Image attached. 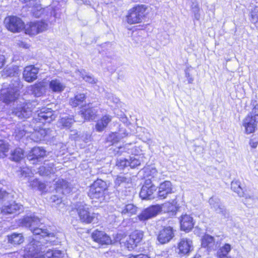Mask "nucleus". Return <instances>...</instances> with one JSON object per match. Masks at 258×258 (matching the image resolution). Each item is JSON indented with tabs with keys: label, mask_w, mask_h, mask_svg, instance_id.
Returning a JSON list of instances; mask_svg holds the SVG:
<instances>
[{
	"label": "nucleus",
	"mask_w": 258,
	"mask_h": 258,
	"mask_svg": "<svg viewBox=\"0 0 258 258\" xmlns=\"http://www.w3.org/2000/svg\"><path fill=\"white\" fill-rule=\"evenodd\" d=\"M23 224L25 226L29 227L34 235L45 237L53 234L49 233L47 229L43 228L40 220L36 217L24 218L23 220Z\"/></svg>",
	"instance_id": "obj_1"
},
{
	"label": "nucleus",
	"mask_w": 258,
	"mask_h": 258,
	"mask_svg": "<svg viewBox=\"0 0 258 258\" xmlns=\"http://www.w3.org/2000/svg\"><path fill=\"white\" fill-rule=\"evenodd\" d=\"M39 242L33 239L25 247L24 250V258H53V250H49L44 254L38 252Z\"/></svg>",
	"instance_id": "obj_2"
},
{
	"label": "nucleus",
	"mask_w": 258,
	"mask_h": 258,
	"mask_svg": "<svg viewBox=\"0 0 258 258\" xmlns=\"http://www.w3.org/2000/svg\"><path fill=\"white\" fill-rule=\"evenodd\" d=\"M106 184L101 179H97L90 186L88 196L94 202L101 203L104 200Z\"/></svg>",
	"instance_id": "obj_3"
},
{
	"label": "nucleus",
	"mask_w": 258,
	"mask_h": 258,
	"mask_svg": "<svg viewBox=\"0 0 258 258\" xmlns=\"http://www.w3.org/2000/svg\"><path fill=\"white\" fill-rule=\"evenodd\" d=\"M21 2L26 4V6L29 7H32L31 12L33 15L36 17H39L44 14L46 15L50 14L54 17H56L55 10H52V7H47L42 8L39 4L38 0H20Z\"/></svg>",
	"instance_id": "obj_4"
},
{
	"label": "nucleus",
	"mask_w": 258,
	"mask_h": 258,
	"mask_svg": "<svg viewBox=\"0 0 258 258\" xmlns=\"http://www.w3.org/2000/svg\"><path fill=\"white\" fill-rule=\"evenodd\" d=\"M148 7L144 5H138L130 10L127 17L128 23L133 24L141 23L146 17Z\"/></svg>",
	"instance_id": "obj_5"
},
{
	"label": "nucleus",
	"mask_w": 258,
	"mask_h": 258,
	"mask_svg": "<svg viewBox=\"0 0 258 258\" xmlns=\"http://www.w3.org/2000/svg\"><path fill=\"white\" fill-rule=\"evenodd\" d=\"M80 220L87 224L95 222L98 219V214L91 212V208L87 205L82 206L78 209Z\"/></svg>",
	"instance_id": "obj_6"
},
{
	"label": "nucleus",
	"mask_w": 258,
	"mask_h": 258,
	"mask_svg": "<svg viewBox=\"0 0 258 258\" xmlns=\"http://www.w3.org/2000/svg\"><path fill=\"white\" fill-rule=\"evenodd\" d=\"M165 205H156L150 206L144 210L138 216L141 221H145L157 216L162 210V207Z\"/></svg>",
	"instance_id": "obj_7"
},
{
	"label": "nucleus",
	"mask_w": 258,
	"mask_h": 258,
	"mask_svg": "<svg viewBox=\"0 0 258 258\" xmlns=\"http://www.w3.org/2000/svg\"><path fill=\"white\" fill-rule=\"evenodd\" d=\"M24 28L26 34L35 35L47 30L48 24L43 21H37L27 24Z\"/></svg>",
	"instance_id": "obj_8"
},
{
	"label": "nucleus",
	"mask_w": 258,
	"mask_h": 258,
	"mask_svg": "<svg viewBox=\"0 0 258 258\" xmlns=\"http://www.w3.org/2000/svg\"><path fill=\"white\" fill-rule=\"evenodd\" d=\"M156 186L153 184L150 179L145 181L140 192V197L145 200H151L155 197Z\"/></svg>",
	"instance_id": "obj_9"
},
{
	"label": "nucleus",
	"mask_w": 258,
	"mask_h": 258,
	"mask_svg": "<svg viewBox=\"0 0 258 258\" xmlns=\"http://www.w3.org/2000/svg\"><path fill=\"white\" fill-rule=\"evenodd\" d=\"M7 29L13 32H18L24 28V23L21 19L16 16L7 17L5 20Z\"/></svg>",
	"instance_id": "obj_10"
},
{
	"label": "nucleus",
	"mask_w": 258,
	"mask_h": 258,
	"mask_svg": "<svg viewBox=\"0 0 258 258\" xmlns=\"http://www.w3.org/2000/svg\"><path fill=\"white\" fill-rule=\"evenodd\" d=\"M18 96L19 93L17 88L12 87L7 88H3L1 91L0 100L5 103L8 104L15 100Z\"/></svg>",
	"instance_id": "obj_11"
},
{
	"label": "nucleus",
	"mask_w": 258,
	"mask_h": 258,
	"mask_svg": "<svg viewBox=\"0 0 258 258\" xmlns=\"http://www.w3.org/2000/svg\"><path fill=\"white\" fill-rule=\"evenodd\" d=\"M22 209V205L13 201L5 204L2 206L1 208L0 215H2L1 218H3L7 216L16 214Z\"/></svg>",
	"instance_id": "obj_12"
},
{
	"label": "nucleus",
	"mask_w": 258,
	"mask_h": 258,
	"mask_svg": "<svg viewBox=\"0 0 258 258\" xmlns=\"http://www.w3.org/2000/svg\"><path fill=\"white\" fill-rule=\"evenodd\" d=\"M143 237V233L141 231L135 230L129 236L126 242V246L131 250L134 249Z\"/></svg>",
	"instance_id": "obj_13"
},
{
	"label": "nucleus",
	"mask_w": 258,
	"mask_h": 258,
	"mask_svg": "<svg viewBox=\"0 0 258 258\" xmlns=\"http://www.w3.org/2000/svg\"><path fill=\"white\" fill-rule=\"evenodd\" d=\"M39 69L33 65H30L24 68L23 72V77L25 81L31 83L37 79Z\"/></svg>",
	"instance_id": "obj_14"
},
{
	"label": "nucleus",
	"mask_w": 258,
	"mask_h": 258,
	"mask_svg": "<svg viewBox=\"0 0 258 258\" xmlns=\"http://www.w3.org/2000/svg\"><path fill=\"white\" fill-rule=\"evenodd\" d=\"M258 123V116L252 117L248 115L243 120V126L245 128V133L249 134L253 133Z\"/></svg>",
	"instance_id": "obj_15"
},
{
	"label": "nucleus",
	"mask_w": 258,
	"mask_h": 258,
	"mask_svg": "<svg viewBox=\"0 0 258 258\" xmlns=\"http://www.w3.org/2000/svg\"><path fill=\"white\" fill-rule=\"evenodd\" d=\"M174 230L170 226L164 227L159 232L158 240L161 244L169 242L174 237Z\"/></svg>",
	"instance_id": "obj_16"
},
{
	"label": "nucleus",
	"mask_w": 258,
	"mask_h": 258,
	"mask_svg": "<svg viewBox=\"0 0 258 258\" xmlns=\"http://www.w3.org/2000/svg\"><path fill=\"white\" fill-rule=\"evenodd\" d=\"M32 105L30 103H27L23 107L15 109L13 113L20 119H24L29 117L32 112Z\"/></svg>",
	"instance_id": "obj_17"
},
{
	"label": "nucleus",
	"mask_w": 258,
	"mask_h": 258,
	"mask_svg": "<svg viewBox=\"0 0 258 258\" xmlns=\"http://www.w3.org/2000/svg\"><path fill=\"white\" fill-rule=\"evenodd\" d=\"M173 186L171 182L166 180L161 183L158 187L157 196L159 199H165L167 196L172 193Z\"/></svg>",
	"instance_id": "obj_18"
},
{
	"label": "nucleus",
	"mask_w": 258,
	"mask_h": 258,
	"mask_svg": "<svg viewBox=\"0 0 258 258\" xmlns=\"http://www.w3.org/2000/svg\"><path fill=\"white\" fill-rule=\"evenodd\" d=\"M55 118V115L52 112V110L48 108H42L40 112L38 113V117L35 119L42 123L50 122Z\"/></svg>",
	"instance_id": "obj_19"
},
{
	"label": "nucleus",
	"mask_w": 258,
	"mask_h": 258,
	"mask_svg": "<svg viewBox=\"0 0 258 258\" xmlns=\"http://www.w3.org/2000/svg\"><path fill=\"white\" fill-rule=\"evenodd\" d=\"M91 236L94 241L101 244H109L111 243L110 237L103 231L96 230L92 233Z\"/></svg>",
	"instance_id": "obj_20"
},
{
	"label": "nucleus",
	"mask_w": 258,
	"mask_h": 258,
	"mask_svg": "<svg viewBox=\"0 0 258 258\" xmlns=\"http://www.w3.org/2000/svg\"><path fill=\"white\" fill-rule=\"evenodd\" d=\"M178 249L180 254L185 255L189 253L193 249L192 241L187 238L181 239L178 244Z\"/></svg>",
	"instance_id": "obj_21"
},
{
	"label": "nucleus",
	"mask_w": 258,
	"mask_h": 258,
	"mask_svg": "<svg viewBox=\"0 0 258 258\" xmlns=\"http://www.w3.org/2000/svg\"><path fill=\"white\" fill-rule=\"evenodd\" d=\"M82 117L86 120H94L97 113V110L91 106L90 104L84 106L81 110Z\"/></svg>",
	"instance_id": "obj_22"
},
{
	"label": "nucleus",
	"mask_w": 258,
	"mask_h": 258,
	"mask_svg": "<svg viewBox=\"0 0 258 258\" xmlns=\"http://www.w3.org/2000/svg\"><path fill=\"white\" fill-rule=\"evenodd\" d=\"M46 155V151L44 149L39 147H35L33 148L28 156L30 160H38L43 158Z\"/></svg>",
	"instance_id": "obj_23"
},
{
	"label": "nucleus",
	"mask_w": 258,
	"mask_h": 258,
	"mask_svg": "<svg viewBox=\"0 0 258 258\" xmlns=\"http://www.w3.org/2000/svg\"><path fill=\"white\" fill-rule=\"evenodd\" d=\"M209 203L211 206V208L214 210L217 213L224 214L225 212V207L221 204L220 200L215 197H211Z\"/></svg>",
	"instance_id": "obj_24"
},
{
	"label": "nucleus",
	"mask_w": 258,
	"mask_h": 258,
	"mask_svg": "<svg viewBox=\"0 0 258 258\" xmlns=\"http://www.w3.org/2000/svg\"><path fill=\"white\" fill-rule=\"evenodd\" d=\"M180 222L181 229L183 231H189L194 226L192 218L186 214L181 216Z\"/></svg>",
	"instance_id": "obj_25"
},
{
	"label": "nucleus",
	"mask_w": 258,
	"mask_h": 258,
	"mask_svg": "<svg viewBox=\"0 0 258 258\" xmlns=\"http://www.w3.org/2000/svg\"><path fill=\"white\" fill-rule=\"evenodd\" d=\"M112 117L109 115H105L97 120L95 125L96 130L98 132H102L111 121Z\"/></svg>",
	"instance_id": "obj_26"
},
{
	"label": "nucleus",
	"mask_w": 258,
	"mask_h": 258,
	"mask_svg": "<svg viewBox=\"0 0 258 258\" xmlns=\"http://www.w3.org/2000/svg\"><path fill=\"white\" fill-rule=\"evenodd\" d=\"M49 87L52 92L59 93L63 91L66 86L59 80L54 79L50 81Z\"/></svg>",
	"instance_id": "obj_27"
},
{
	"label": "nucleus",
	"mask_w": 258,
	"mask_h": 258,
	"mask_svg": "<svg viewBox=\"0 0 258 258\" xmlns=\"http://www.w3.org/2000/svg\"><path fill=\"white\" fill-rule=\"evenodd\" d=\"M119 211L122 215L131 216L137 213L138 208L133 204H129L126 205L123 208L119 209Z\"/></svg>",
	"instance_id": "obj_28"
},
{
	"label": "nucleus",
	"mask_w": 258,
	"mask_h": 258,
	"mask_svg": "<svg viewBox=\"0 0 258 258\" xmlns=\"http://www.w3.org/2000/svg\"><path fill=\"white\" fill-rule=\"evenodd\" d=\"M8 242L14 245L20 244L24 240V237L22 233H13L8 235Z\"/></svg>",
	"instance_id": "obj_29"
},
{
	"label": "nucleus",
	"mask_w": 258,
	"mask_h": 258,
	"mask_svg": "<svg viewBox=\"0 0 258 258\" xmlns=\"http://www.w3.org/2000/svg\"><path fill=\"white\" fill-rule=\"evenodd\" d=\"M55 182V189L57 191L61 190L63 194L70 192V190L69 188V184L66 180L62 179H58Z\"/></svg>",
	"instance_id": "obj_30"
},
{
	"label": "nucleus",
	"mask_w": 258,
	"mask_h": 258,
	"mask_svg": "<svg viewBox=\"0 0 258 258\" xmlns=\"http://www.w3.org/2000/svg\"><path fill=\"white\" fill-rule=\"evenodd\" d=\"M28 93L34 95L35 96H40L42 93V87L40 84H35L29 86L27 88Z\"/></svg>",
	"instance_id": "obj_31"
},
{
	"label": "nucleus",
	"mask_w": 258,
	"mask_h": 258,
	"mask_svg": "<svg viewBox=\"0 0 258 258\" xmlns=\"http://www.w3.org/2000/svg\"><path fill=\"white\" fill-rule=\"evenodd\" d=\"M231 250V246L228 243H225L223 246L221 247L217 252L218 258H226L229 257L228 254Z\"/></svg>",
	"instance_id": "obj_32"
},
{
	"label": "nucleus",
	"mask_w": 258,
	"mask_h": 258,
	"mask_svg": "<svg viewBox=\"0 0 258 258\" xmlns=\"http://www.w3.org/2000/svg\"><path fill=\"white\" fill-rule=\"evenodd\" d=\"M215 245L214 238L208 234L205 235L202 239V245L204 247L211 248Z\"/></svg>",
	"instance_id": "obj_33"
},
{
	"label": "nucleus",
	"mask_w": 258,
	"mask_h": 258,
	"mask_svg": "<svg viewBox=\"0 0 258 258\" xmlns=\"http://www.w3.org/2000/svg\"><path fill=\"white\" fill-rule=\"evenodd\" d=\"M10 149V145L5 140H0V158H4L7 156Z\"/></svg>",
	"instance_id": "obj_34"
},
{
	"label": "nucleus",
	"mask_w": 258,
	"mask_h": 258,
	"mask_svg": "<svg viewBox=\"0 0 258 258\" xmlns=\"http://www.w3.org/2000/svg\"><path fill=\"white\" fill-rule=\"evenodd\" d=\"M85 95L84 94H79L74 98L71 99L70 103L71 106L76 107L81 105L85 100Z\"/></svg>",
	"instance_id": "obj_35"
},
{
	"label": "nucleus",
	"mask_w": 258,
	"mask_h": 258,
	"mask_svg": "<svg viewBox=\"0 0 258 258\" xmlns=\"http://www.w3.org/2000/svg\"><path fill=\"white\" fill-rule=\"evenodd\" d=\"M231 188L232 190L236 192L239 197H244V194L243 189L240 186V181L234 180L231 182Z\"/></svg>",
	"instance_id": "obj_36"
},
{
	"label": "nucleus",
	"mask_w": 258,
	"mask_h": 258,
	"mask_svg": "<svg viewBox=\"0 0 258 258\" xmlns=\"http://www.w3.org/2000/svg\"><path fill=\"white\" fill-rule=\"evenodd\" d=\"M24 157V151L20 148H16L11 153V159L15 161H19Z\"/></svg>",
	"instance_id": "obj_37"
},
{
	"label": "nucleus",
	"mask_w": 258,
	"mask_h": 258,
	"mask_svg": "<svg viewBox=\"0 0 258 258\" xmlns=\"http://www.w3.org/2000/svg\"><path fill=\"white\" fill-rule=\"evenodd\" d=\"M74 120L72 117H69L68 116L62 117L58 121V125L63 127H69L74 123Z\"/></svg>",
	"instance_id": "obj_38"
},
{
	"label": "nucleus",
	"mask_w": 258,
	"mask_h": 258,
	"mask_svg": "<svg viewBox=\"0 0 258 258\" xmlns=\"http://www.w3.org/2000/svg\"><path fill=\"white\" fill-rule=\"evenodd\" d=\"M53 165L50 164L48 166H41L39 168L38 172L42 176H47L51 173H54L55 170L52 167Z\"/></svg>",
	"instance_id": "obj_39"
},
{
	"label": "nucleus",
	"mask_w": 258,
	"mask_h": 258,
	"mask_svg": "<svg viewBox=\"0 0 258 258\" xmlns=\"http://www.w3.org/2000/svg\"><path fill=\"white\" fill-rule=\"evenodd\" d=\"M191 11L194 14V19L199 20L201 18L200 6L197 3H193L191 6Z\"/></svg>",
	"instance_id": "obj_40"
},
{
	"label": "nucleus",
	"mask_w": 258,
	"mask_h": 258,
	"mask_svg": "<svg viewBox=\"0 0 258 258\" xmlns=\"http://www.w3.org/2000/svg\"><path fill=\"white\" fill-rule=\"evenodd\" d=\"M30 133H31V128L30 126H26L23 130L17 129L15 132L16 137L19 139Z\"/></svg>",
	"instance_id": "obj_41"
},
{
	"label": "nucleus",
	"mask_w": 258,
	"mask_h": 258,
	"mask_svg": "<svg viewBox=\"0 0 258 258\" xmlns=\"http://www.w3.org/2000/svg\"><path fill=\"white\" fill-rule=\"evenodd\" d=\"M49 130L40 128L39 131L34 130L35 135H40V137L36 138V140H42L44 139L48 134Z\"/></svg>",
	"instance_id": "obj_42"
},
{
	"label": "nucleus",
	"mask_w": 258,
	"mask_h": 258,
	"mask_svg": "<svg viewBox=\"0 0 258 258\" xmlns=\"http://www.w3.org/2000/svg\"><path fill=\"white\" fill-rule=\"evenodd\" d=\"M131 181L130 178L127 177L124 175L118 176L115 180L116 185L119 186L121 183H129Z\"/></svg>",
	"instance_id": "obj_43"
},
{
	"label": "nucleus",
	"mask_w": 258,
	"mask_h": 258,
	"mask_svg": "<svg viewBox=\"0 0 258 258\" xmlns=\"http://www.w3.org/2000/svg\"><path fill=\"white\" fill-rule=\"evenodd\" d=\"M128 161V166H130L131 168H135L137 166L140 165L141 163L140 161L138 158L137 156L131 157Z\"/></svg>",
	"instance_id": "obj_44"
},
{
	"label": "nucleus",
	"mask_w": 258,
	"mask_h": 258,
	"mask_svg": "<svg viewBox=\"0 0 258 258\" xmlns=\"http://www.w3.org/2000/svg\"><path fill=\"white\" fill-rule=\"evenodd\" d=\"M121 139L117 133H112L110 134L107 138V141L112 143V144L117 143Z\"/></svg>",
	"instance_id": "obj_45"
},
{
	"label": "nucleus",
	"mask_w": 258,
	"mask_h": 258,
	"mask_svg": "<svg viewBox=\"0 0 258 258\" xmlns=\"http://www.w3.org/2000/svg\"><path fill=\"white\" fill-rule=\"evenodd\" d=\"M250 21L253 23H256L258 22V8L255 7L250 13Z\"/></svg>",
	"instance_id": "obj_46"
},
{
	"label": "nucleus",
	"mask_w": 258,
	"mask_h": 258,
	"mask_svg": "<svg viewBox=\"0 0 258 258\" xmlns=\"http://www.w3.org/2000/svg\"><path fill=\"white\" fill-rule=\"evenodd\" d=\"M146 172H147L148 176H150L152 178H155L156 179H158V173L156 168L152 167L149 169H147Z\"/></svg>",
	"instance_id": "obj_47"
},
{
	"label": "nucleus",
	"mask_w": 258,
	"mask_h": 258,
	"mask_svg": "<svg viewBox=\"0 0 258 258\" xmlns=\"http://www.w3.org/2000/svg\"><path fill=\"white\" fill-rule=\"evenodd\" d=\"M129 161L128 160L122 158L117 160L116 163V166L119 167L120 169H122L126 166H128Z\"/></svg>",
	"instance_id": "obj_48"
},
{
	"label": "nucleus",
	"mask_w": 258,
	"mask_h": 258,
	"mask_svg": "<svg viewBox=\"0 0 258 258\" xmlns=\"http://www.w3.org/2000/svg\"><path fill=\"white\" fill-rule=\"evenodd\" d=\"M119 102V99L118 98L113 96L111 94L108 95L107 103L109 105L112 106V103L117 104Z\"/></svg>",
	"instance_id": "obj_49"
},
{
	"label": "nucleus",
	"mask_w": 258,
	"mask_h": 258,
	"mask_svg": "<svg viewBox=\"0 0 258 258\" xmlns=\"http://www.w3.org/2000/svg\"><path fill=\"white\" fill-rule=\"evenodd\" d=\"M83 79L86 82L91 84H95L97 82V80L93 76L88 74L86 72L84 76H83Z\"/></svg>",
	"instance_id": "obj_50"
},
{
	"label": "nucleus",
	"mask_w": 258,
	"mask_h": 258,
	"mask_svg": "<svg viewBox=\"0 0 258 258\" xmlns=\"http://www.w3.org/2000/svg\"><path fill=\"white\" fill-rule=\"evenodd\" d=\"M86 72L84 70H78L75 72L73 76L75 77L76 79L80 80L81 78H83V76H84Z\"/></svg>",
	"instance_id": "obj_51"
},
{
	"label": "nucleus",
	"mask_w": 258,
	"mask_h": 258,
	"mask_svg": "<svg viewBox=\"0 0 258 258\" xmlns=\"http://www.w3.org/2000/svg\"><path fill=\"white\" fill-rule=\"evenodd\" d=\"M249 115L253 117L258 116V105L254 106L252 112Z\"/></svg>",
	"instance_id": "obj_52"
},
{
	"label": "nucleus",
	"mask_w": 258,
	"mask_h": 258,
	"mask_svg": "<svg viewBox=\"0 0 258 258\" xmlns=\"http://www.w3.org/2000/svg\"><path fill=\"white\" fill-rule=\"evenodd\" d=\"M128 258H150L148 255L144 254H140L137 255H132Z\"/></svg>",
	"instance_id": "obj_53"
},
{
	"label": "nucleus",
	"mask_w": 258,
	"mask_h": 258,
	"mask_svg": "<svg viewBox=\"0 0 258 258\" xmlns=\"http://www.w3.org/2000/svg\"><path fill=\"white\" fill-rule=\"evenodd\" d=\"M9 195L5 190H0V200L9 197Z\"/></svg>",
	"instance_id": "obj_54"
},
{
	"label": "nucleus",
	"mask_w": 258,
	"mask_h": 258,
	"mask_svg": "<svg viewBox=\"0 0 258 258\" xmlns=\"http://www.w3.org/2000/svg\"><path fill=\"white\" fill-rule=\"evenodd\" d=\"M249 145L252 148H255L257 146L258 142L255 139H251L250 140Z\"/></svg>",
	"instance_id": "obj_55"
},
{
	"label": "nucleus",
	"mask_w": 258,
	"mask_h": 258,
	"mask_svg": "<svg viewBox=\"0 0 258 258\" xmlns=\"http://www.w3.org/2000/svg\"><path fill=\"white\" fill-rule=\"evenodd\" d=\"M33 131L32 132L31 131V133H30L31 135H30V137L31 138V139L34 140L35 142H38L40 140H36V138L40 137V135H34V129H33Z\"/></svg>",
	"instance_id": "obj_56"
},
{
	"label": "nucleus",
	"mask_w": 258,
	"mask_h": 258,
	"mask_svg": "<svg viewBox=\"0 0 258 258\" xmlns=\"http://www.w3.org/2000/svg\"><path fill=\"white\" fill-rule=\"evenodd\" d=\"M62 253L61 251L55 250H53V258H59L61 256Z\"/></svg>",
	"instance_id": "obj_57"
},
{
	"label": "nucleus",
	"mask_w": 258,
	"mask_h": 258,
	"mask_svg": "<svg viewBox=\"0 0 258 258\" xmlns=\"http://www.w3.org/2000/svg\"><path fill=\"white\" fill-rule=\"evenodd\" d=\"M37 187L40 190H44L46 188V186L44 183L41 182L39 181V183L38 184Z\"/></svg>",
	"instance_id": "obj_58"
},
{
	"label": "nucleus",
	"mask_w": 258,
	"mask_h": 258,
	"mask_svg": "<svg viewBox=\"0 0 258 258\" xmlns=\"http://www.w3.org/2000/svg\"><path fill=\"white\" fill-rule=\"evenodd\" d=\"M5 63V57L3 55H0V69L2 68Z\"/></svg>",
	"instance_id": "obj_59"
},
{
	"label": "nucleus",
	"mask_w": 258,
	"mask_h": 258,
	"mask_svg": "<svg viewBox=\"0 0 258 258\" xmlns=\"http://www.w3.org/2000/svg\"><path fill=\"white\" fill-rule=\"evenodd\" d=\"M38 183L39 181L37 179H34L31 181L30 185L33 188H35L37 187Z\"/></svg>",
	"instance_id": "obj_60"
},
{
	"label": "nucleus",
	"mask_w": 258,
	"mask_h": 258,
	"mask_svg": "<svg viewBox=\"0 0 258 258\" xmlns=\"http://www.w3.org/2000/svg\"><path fill=\"white\" fill-rule=\"evenodd\" d=\"M77 3L79 4H85V5H89L90 4L89 0H76Z\"/></svg>",
	"instance_id": "obj_61"
},
{
	"label": "nucleus",
	"mask_w": 258,
	"mask_h": 258,
	"mask_svg": "<svg viewBox=\"0 0 258 258\" xmlns=\"http://www.w3.org/2000/svg\"><path fill=\"white\" fill-rule=\"evenodd\" d=\"M90 138V136L89 135H87L86 139L85 140V142H87V140H88Z\"/></svg>",
	"instance_id": "obj_62"
},
{
	"label": "nucleus",
	"mask_w": 258,
	"mask_h": 258,
	"mask_svg": "<svg viewBox=\"0 0 258 258\" xmlns=\"http://www.w3.org/2000/svg\"><path fill=\"white\" fill-rule=\"evenodd\" d=\"M71 138H72V139H73L74 140H77V138L76 137H73L72 134H71Z\"/></svg>",
	"instance_id": "obj_63"
},
{
	"label": "nucleus",
	"mask_w": 258,
	"mask_h": 258,
	"mask_svg": "<svg viewBox=\"0 0 258 258\" xmlns=\"http://www.w3.org/2000/svg\"><path fill=\"white\" fill-rule=\"evenodd\" d=\"M26 45H27L26 44H24V45H23V47H25V48H27V46Z\"/></svg>",
	"instance_id": "obj_64"
}]
</instances>
